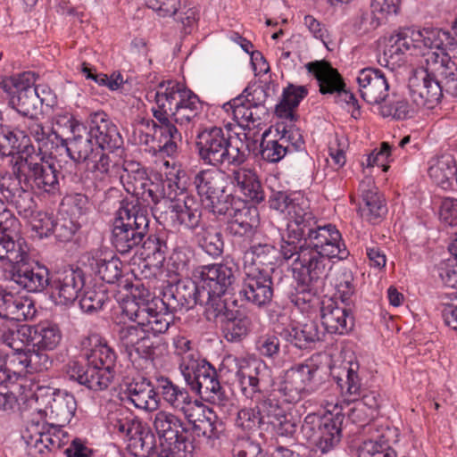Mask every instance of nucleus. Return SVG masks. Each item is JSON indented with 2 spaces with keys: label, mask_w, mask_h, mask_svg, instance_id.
<instances>
[{
  "label": "nucleus",
  "mask_w": 457,
  "mask_h": 457,
  "mask_svg": "<svg viewBox=\"0 0 457 457\" xmlns=\"http://www.w3.org/2000/svg\"><path fill=\"white\" fill-rule=\"evenodd\" d=\"M12 156V173L0 179V194L19 215L28 218L35 202L31 190L54 195L60 191L59 171L41 154H36L29 137L24 131L0 125V158Z\"/></svg>",
  "instance_id": "obj_1"
},
{
  "label": "nucleus",
  "mask_w": 457,
  "mask_h": 457,
  "mask_svg": "<svg viewBox=\"0 0 457 457\" xmlns=\"http://www.w3.org/2000/svg\"><path fill=\"white\" fill-rule=\"evenodd\" d=\"M284 260L292 262L296 281L291 302L302 308L320 293L331 270L330 259L347 258L349 252L341 242V234L335 226L317 225L299 244L284 242L280 247Z\"/></svg>",
  "instance_id": "obj_2"
},
{
  "label": "nucleus",
  "mask_w": 457,
  "mask_h": 457,
  "mask_svg": "<svg viewBox=\"0 0 457 457\" xmlns=\"http://www.w3.org/2000/svg\"><path fill=\"white\" fill-rule=\"evenodd\" d=\"M87 364L70 361L66 373L70 379L77 381L93 391L106 389L115 375L117 355L114 350L97 334H91L81 341Z\"/></svg>",
  "instance_id": "obj_3"
},
{
  "label": "nucleus",
  "mask_w": 457,
  "mask_h": 457,
  "mask_svg": "<svg viewBox=\"0 0 457 457\" xmlns=\"http://www.w3.org/2000/svg\"><path fill=\"white\" fill-rule=\"evenodd\" d=\"M149 232L148 211L138 203H125L117 212L112 242L117 252L127 254L138 247Z\"/></svg>",
  "instance_id": "obj_4"
},
{
  "label": "nucleus",
  "mask_w": 457,
  "mask_h": 457,
  "mask_svg": "<svg viewBox=\"0 0 457 457\" xmlns=\"http://www.w3.org/2000/svg\"><path fill=\"white\" fill-rule=\"evenodd\" d=\"M195 147L200 160L208 165H240L245 160L240 148L233 145L229 131L221 127L212 126L200 130L196 135Z\"/></svg>",
  "instance_id": "obj_5"
},
{
  "label": "nucleus",
  "mask_w": 457,
  "mask_h": 457,
  "mask_svg": "<svg viewBox=\"0 0 457 457\" xmlns=\"http://www.w3.org/2000/svg\"><path fill=\"white\" fill-rule=\"evenodd\" d=\"M187 385L203 400L225 407L231 402L220 385L215 368L203 360L194 366L184 367Z\"/></svg>",
  "instance_id": "obj_6"
},
{
  "label": "nucleus",
  "mask_w": 457,
  "mask_h": 457,
  "mask_svg": "<svg viewBox=\"0 0 457 457\" xmlns=\"http://www.w3.org/2000/svg\"><path fill=\"white\" fill-rule=\"evenodd\" d=\"M34 72H23L0 82V88L9 96V104L23 116H32L38 106L46 102L35 86Z\"/></svg>",
  "instance_id": "obj_7"
},
{
  "label": "nucleus",
  "mask_w": 457,
  "mask_h": 457,
  "mask_svg": "<svg viewBox=\"0 0 457 457\" xmlns=\"http://www.w3.org/2000/svg\"><path fill=\"white\" fill-rule=\"evenodd\" d=\"M269 87H246L243 94L224 104L232 109L233 116L243 127L257 128L269 114L266 101Z\"/></svg>",
  "instance_id": "obj_8"
},
{
  "label": "nucleus",
  "mask_w": 457,
  "mask_h": 457,
  "mask_svg": "<svg viewBox=\"0 0 457 457\" xmlns=\"http://www.w3.org/2000/svg\"><path fill=\"white\" fill-rule=\"evenodd\" d=\"M187 94L189 90L182 88L179 83L168 81L159 84L154 95L157 108L152 111L154 119L159 121L160 129L182 137L179 129L171 122L170 116Z\"/></svg>",
  "instance_id": "obj_9"
},
{
  "label": "nucleus",
  "mask_w": 457,
  "mask_h": 457,
  "mask_svg": "<svg viewBox=\"0 0 457 457\" xmlns=\"http://www.w3.org/2000/svg\"><path fill=\"white\" fill-rule=\"evenodd\" d=\"M203 297L199 283L190 278L179 279L175 283H168L163 287L161 301H157L162 308L169 312H183L194 308L199 302H206Z\"/></svg>",
  "instance_id": "obj_10"
},
{
  "label": "nucleus",
  "mask_w": 457,
  "mask_h": 457,
  "mask_svg": "<svg viewBox=\"0 0 457 457\" xmlns=\"http://www.w3.org/2000/svg\"><path fill=\"white\" fill-rule=\"evenodd\" d=\"M237 265L233 261L225 260L222 263L200 266L195 276L199 278L203 297L210 294L223 295L235 281Z\"/></svg>",
  "instance_id": "obj_11"
},
{
  "label": "nucleus",
  "mask_w": 457,
  "mask_h": 457,
  "mask_svg": "<svg viewBox=\"0 0 457 457\" xmlns=\"http://www.w3.org/2000/svg\"><path fill=\"white\" fill-rule=\"evenodd\" d=\"M245 278L240 290L246 301L258 307L268 305L273 298L271 273L274 268H258L245 265Z\"/></svg>",
  "instance_id": "obj_12"
},
{
  "label": "nucleus",
  "mask_w": 457,
  "mask_h": 457,
  "mask_svg": "<svg viewBox=\"0 0 457 457\" xmlns=\"http://www.w3.org/2000/svg\"><path fill=\"white\" fill-rule=\"evenodd\" d=\"M408 87L417 107L433 109L443 97L436 76L428 64L426 69L413 71L409 78Z\"/></svg>",
  "instance_id": "obj_13"
},
{
  "label": "nucleus",
  "mask_w": 457,
  "mask_h": 457,
  "mask_svg": "<svg viewBox=\"0 0 457 457\" xmlns=\"http://www.w3.org/2000/svg\"><path fill=\"white\" fill-rule=\"evenodd\" d=\"M317 371L318 367L312 361L295 364L287 370L278 387L285 402L295 403L308 395V386L315 378Z\"/></svg>",
  "instance_id": "obj_14"
},
{
  "label": "nucleus",
  "mask_w": 457,
  "mask_h": 457,
  "mask_svg": "<svg viewBox=\"0 0 457 457\" xmlns=\"http://www.w3.org/2000/svg\"><path fill=\"white\" fill-rule=\"evenodd\" d=\"M287 239L283 242L299 244L307 234L317 228L318 220L311 209L309 200L302 195L295 196L287 212Z\"/></svg>",
  "instance_id": "obj_15"
},
{
  "label": "nucleus",
  "mask_w": 457,
  "mask_h": 457,
  "mask_svg": "<svg viewBox=\"0 0 457 457\" xmlns=\"http://www.w3.org/2000/svg\"><path fill=\"white\" fill-rule=\"evenodd\" d=\"M306 68L317 79L321 94L336 93L337 102H345L353 105L357 104L354 95L345 89V84L341 75L329 62L316 61L307 63Z\"/></svg>",
  "instance_id": "obj_16"
},
{
  "label": "nucleus",
  "mask_w": 457,
  "mask_h": 457,
  "mask_svg": "<svg viewBox=\"0 0 457 457\" xmlns=\"http://www.w3.org/2000/svg\"><path fill=\"white\" fill-rule=\"evenodd\" d=\"M85 286V274L79 269L64 268L51 274L50 288L61 304H71Z\"/></svg>",
  "instance_id": "obj_17"
},
{
  "label": "nucleus",
  "mask_w": 457,
  "mask_h": 457,
  "mask_svg": "<svg viewBox=\"0 0 457 457\" xmlns=\"http://www.w3.org/2000/svg\"><path fill=\"white\" fill-rule=\"evenodd\" d=\"M153 424L160 438L172 442L179 451L191 452L192 443L186 436L188 428L179 416L166 411H159L154 415Z\"/></svg>",
  "instance_id": "obj_18"
},
{
  "label": "nucleus",
  "mask_w": 457,
  "mask_h": 457,
  "mask_svg": "<svg viewBox=\"0 0 457 457\" xmlns=\"http://www.w3.org/2000/svg\"><path fill=\"white\" fill-rule=\"evenodd\" d=\"M71 129L72 137L66 139L64 148L75 163H86L88 166L89 162L98 154L99 147L94 142L89 129L83 124L72 121Z\"/></svg>",
  "instance_id": "obj_19"
},
{
  "label": "nucleus",
  "mask_w": 457,
  "mask_h": 457,
  "mask_svg": "<svg viewBox=\"0 0 457 457\" xmlns=\"http://www.w3.org/2000/svg\"><path fill=\"white\" fill-rule=\"evenodd\" d=\"M26 262L14 264L8 273V279L29 293H41L50 287L51 274L48 269L38 263L30 267Z\"/></svg>",
  "instance_id": "obj_20"
},
{
  "label": "nucleus",
  "mask_w": 457,
  "mask_h": 457,
  "mask_svg": "<svg viewBox=\"0 0 457 457\" xmlns=\"http://www.w3.org/2000/svg\"><path fill=\"white\" fill-rule=\"evenodd\" d=\"M89 130L99 149L114 153L123 145V139L117 126L104 112H96L89 116Z\"/></svg>",
  "instance_id": "obj_21"
},
{
  "label": "nucleus",
  "mask_w": 457,
  "mask_h": 457,
  "mask_svg": "<svg viewBox=\"0 0 457 457\" xmlns=\"http://www.w3.org/2000/svg\"><path fill=\"white\" fill-rule=\"evenodd\" d=\"M361 98L370 104H379L388 96L389 84L385 73L377 68H364L357 76Z\"/></svg>",
  "instance_id": "obj_22"
},
{
  "label": "nucleus",
  "mask_w": 457,
  "mask_h": 457,
  "mask_svg": "<svg viewBox=\"0 0 457 457\" xmlns=\"http://www.w3.org/2000/svg\"><path fill=\"white\" fill-rule=\"evenodd\" d=\"M320 318L324 328L330 334L344 335L351 331L354 326L350 306H339L332 298L322 301Z\"/></svg>",
  "instance_id": "obj_23"
},
{
  "label": "nucleus",
  "mask_w": 457,
  "mask_h": 457,
  "mask_svg": "<svg viewBox=\"0 0 457 457\" xmlns=\"http://www.w3.org/2000/svg\"><path fill=\"white\" fill-rule=\"evenodd\" d=\"M426 58L427 64L436 76L440 91L457 96V63L449 56V54H437L428 52Z\"/></svg>",
  "instance_id": "obj_24"
},
{
  "label": "nucleus",
  "mask_w": 457,
  "mask_h": 457,
  "mask_svg": "<svg viewBox=\"0 0 457 457\" xmlns=\"http://www.w3.org/2000/svg\"><path fill=\"white\" fill-rule=\"evenodd\" d=\"M126 398L137 409L154 411L160 406V398L152 382L145 378H133L125 385Z\"/></svg>",
  "instance_id": "obj_25"
},
{
  "label": "nucleus",
  "mask_w": 457,
  "mask_h": 457,
  "mask_svg": "<svg viewBox=\"0 0 457 457\" xmlns=\"http://www.w3.org/2000/svg\"><path fill=\"white\" fill-rule=\"evenodd\" d=\"M254 317L239 310L222 314L220 327L225 339L228 342H241L253 329Z\"/></svg>",
  "instance_id": "obj_26"
},
{
  "label": "nucleus",
  "mask_w": 457,
  "mask_h": 457,
  "mask_svg": "<svg viewBox=\"0 0 457 457\" xmlns=\"http://www.w3.org/2000/svg\"><path fill=\"white\" fill-rule=\"evenodd\" d=\"M360 190L363 204L359 208L361 216L370 222H378L386 215L387 208L378 187L374 186L373 179L366 177L360 183Z\"/></svg>",
  "instance_id": "obj_27"
},
{
  "label": "nucleus",
  "mask_w": 457,
  "mask_h": 457,
  "mask_svg": "<svg viewBox=\"0 0 457 457\" xmlns=\"http://www.w3.org/2000/svg\"><path fill=\"white\" fill-rule=\"evenodd\" d=\"M257 210L249 207L245 202H238V206L228 216L227 231L233 237H251L258 227Z\"/></svg>",
  "instance_id": "obj_28"
},
{
  "label": "nucleus",
  "mask_w": 457,
  "mask_h": 457,
  "mask_svg": "<svg viewBox=\"0 0 457 457\" xmlns=\"http://www.w3.org/2000/svg\"><path fill=\"white\" fill-rule=\"evenodd\" d=\"M229 178L231 183L248 200L254 204H260L265 200V193L259 177L253 170L246 168L234 170Z\"/></svg>",
  "instance_id": "obj_29"
},
{
  "label": "nucleus",
  "mask_w": 457,
  "mask_h": 457,
  "mask_svg": "<svg viewBox=\"0 0 457 457\" xmlns=\"http://www.w3.org/2000/svg\"><path fill=\"white\" fill-rule=\"evenodd\" d=\"M322 420V428L320 429L315 445L322 453H326L340 442L345 416L342 413L330 414Z\"/></svg>",
  "instance_id": "obj_30"
},
{
  "label": "nucleus",
  "mask_w": 457,
  "mask_h": 457,
  "mask_svg": "<svg viewBox=\"0 0 457 457\" xmlns=\"http://www.w3.org/2000/svg\"><path fill=\"white\" fill-rule=\"evenodd\" d=\"M307 95L308 89L305 86H295L289 83L283 89L281 100L275 106V114L289 122L296 121L298 115L295 110Z\"/></svg>",
  "instance_id": "obj_31"
},
{
  "label": "nucleus",
  "mask_w": 457,
  "mask_h": 457,
  "mask_svg": "<svg viewBox=\"0 0 457 457\" xmlns=\"http://www.w3.org/2000/svg\"><path fill=\"white\" fill-rule=\"evenodd\" d=\"M127 440L128 449L135 457L154 456L155 435L145 423L140 421Z\"/></svg>",
  "instance_id": "obj_32"
},
{
  "label": "nucleus",
  "mask_w": 457,
  "mask_h": 457,
  "mask_svg": "<svg viewBox=\"0 0 457 457\" xmlns=\"http://www.w3.org/2000/svg\"><path fill=\"white\" fill-rule=\"evenodd\" d=\"M193 185L202 204L226 189L224 178L217 170L211 169L198 171L193 179Z\"/></svg>",
  "instance_id": "obj_33"
},
{
  "label": "nucleus",
  "mask_w": 457,
  "mask_h": 457,
  "mask_svg": "<svg viewBox=\"0 0 457 457\" xmlns=\"http://www.w3.org/2000/svg\"><path fill=\"white\" fill-rule=\"evenodd\" d=\"M30 327L29 345L38 350L52 351L61 343L62 332L56 324L41 322Z\"/></svg>",
  "instance_id": "obj_34"
},
{
  "label": "nucleus",
  "mask_w": 457,
  "mask_h": 457,
  "mask_svg": "<svg viewBox=\"0 0 457 457\" xmlns=\"http://www.w3.org/2000/svg\"><path fill=\"white\" fill-rule=\"evenodd\" d=\"M46 410L50 418L56 421L57 426L63 427L73 418L77 410V402L73 395L61 391L57 392L53 401H47Z\"/></svg>",
  "instance_id": "obj_35"
},
{
  "label": "nucleus",
  "mask_w": 457,
  "mask_h": 457,
  "mask_svg": "<svg viewBox=\"0 0 457 457\" xmlns=\"http://www.w3.org/2000/svg\"><path fill=\"white\" fill-rule=\"evenodd\" d=\"M202 111V104L199 97L189 90L181 104L176 108L170 116L171 122L181 130L185 128L187 129L193 126L195 119L199 116Z\"/></svg>",
  "instance_id": "obj_36"
},
{
  "label": "nucleus",
  "mask_w": 457,
  "mask_h": 457,
  "mask_svg": "<svg viewBox=\"0 0 457 457\" xmlns=\"http://www.w3.org/2000/svg\"><path fill=\"white\" fill-rule=\"evenodd\" d=\"M192 429L198 436H204L208 441L220 439L223 432V423L216 413L208 407H204L195 420H189Z\"/></svg>",
  "instance_id": "obj_37"
},
{
  "label": "nucleus",
  "mask_w": 457,
  "mask_h": 457,
  "mask_svg": "<svg viewBox=\"0 0 457 457\" xmlns=\"http://www.w3.org/2000/svg\"><path fill=\"white\" fill-rule=\"evenodd\" d=\"M121 172L120 178L125 190L135 197L151 181L145 169L135 161H124Z\"/></svg>",
  "instance_id": "obj_38"
},
{
  "label": "nucleus",
  "mask_w": 457,
  "mask_h": 457,
  "mask_svg": "<svg viewBox=\"0 0 457 457\" xmlns=\"http://www.w3.org/2000/svg\"><path fill=\"white\" fill-rule=\"evenodd\" d=\"M430 178L444 189L452 187L453 181L457 183V164L451 154H443L432 161L428 168Z\"/></svg>",
  "instance_id": "obj_39"
},
{
  "label": "nucleus",
  "mask_w": 457,
  "mask_h": 457,
  "mask_svg": "<svg viewBox=\"0 0 457 457\" xmlns=\"http://www.w3.org/2000/svg\"><path fill=\"white\" fill-rule=\"evenodd\" d=\"M130 295L132 297L131 306H127L125 309L130 320L141 318L147 311H152V307L160 304L157 301H161V298L154 297L142 283L133 285Z\"/></svg>",
  "instance_id": "obj_40"
},
{
  "label": "nucleus",
  "mask_w": 457,
  "mask_h": 457,
  "mask_svg": "<svg viewBox=\"0 0 457 457\" xmlns=\"http://www.w3.org/2000/svg\"><path fill=\"white\" fill-rule=\"evenodd\" d=\"M170 208L175 212L177 220L186 228L195 230L200 226L202 208L195 196L186 195L182 204H172Z\"/></svg>",
  "instance_id": "obj_41"
},
{
  "label": "nucleus",
  "mask_w": 457,
  "mask_h": 457,
  "mask_svg": "<svg viewBox=\"0 0 457 457\" xmlns=\"http://www.w3.org/2000/svg\"><path fill=\"white\" fill-rule=\"evenodd\" d=\"M158 389L162 399L173 409L183 411L192 402L188 391L173 383L167 377L157 378Z\"/></svg>",
  "instance_id": "obj_42"
},
{
  "label": "nucleus",
  "mask_w": 457,
  "mask_h": 457,
  "mask_svg": "<svg viewBox=\"0 0 457 457\" xmlns=\"http://www.w3.org/2000/svg\"><path fill=\"white\" fill-rule=\"evenodd\" d=\"M42 228L50 232L61 242H69L79 229V222L63 214L54 216H46L41 220Z\"/></svg>",
  "instance_id": "obj_43"
},
{
  "label": "nucleus",
  "mask_w": 457,
  "mask_h": 457,
  "mask_svg": "<svg viewBox=\"0 0 457 457\" xmlns=\"http://www.w3.org/2000/svg\"><path fill=\"white\" fill-rule=\"evenodd\" d=\"M420 37V30L410 28L400 29L389 37V45L385 49L384 53L386 55H389V57L392 58L394 55L403 54L408 51H414L419 48L418 41Z\"/></svg>",
  "instance_id": "obj_44"
},
{
  "label": "nucleus",
  "mask_w": 457,
  "mask_h": 457,
  "mask_svg": "<svg viewBox=\"0 0 457 457\" xmlns=\"http://www.w3.org/2000/svg\"><path fill=\"white\" fill-rule=\"evenodd\" d=\"M266 371L265 366L261 364L256 367H252L248 363L239 366L236 372V378L245 395L249 396L248 393L261 392L260 385L263 381Z\"/></svg>",
  "instance_id": "obj_45"
},
{
  "label": "nucleus",
  "mask_w": 457,
  "mask_h": 457,
  "mask_svg": "<svg viewBox=\"0 0 457 457\" xmlns=\"http://www.w3.org/2000/svg\"><path fill=\"white\" fill-rule=\"evenodd\" d=\"M3 371H4V376L6 377L3 378V386L5 387L24 380L26 374L29 373L26 350L12 353L8 357V362L4 358Z\"/></svg>",
  "instance_id": "obj_46"
},
{
  "label": "nucleus",
  "mask_w": 457,
  "mask_h": 457,
  "mask_svg": "<svg viewBox=\"0 0 457 457\" xmlns=\"http://www.w3.org/2000/svg\"><path fill=\"white\" fill-rule=\"evenodd\" d=\"M140 421L128 410L116 408L110 411L107 416V428L111 433L128 439Z\"/></svg>",
  "instance_id": "obj_47"
},
{
  "label": "nucleus",
  "mask_w": 457,
  "mask_h": 457,
  "mask_svg": "<svg viewBox=\"0 0 457 457\" xmlns=\"http://www.w3.org/2000/svg\"><path fill=\"white\" fill-rule=\"evenodd\" d=\"M140 421L128 410L116 408L110 411L107 416V428L111 433L128 439Z\"/></svg>",
  "instance_id": "obj_48"
},
{
  "label": "nucleus",
  "mask_w": 457,
  "mask_h": 457,
  "mask_svg": "<svg viewBox=\"0 0 457 457\" xmlns=\"http://www.w3.org/2000/svg\"><path fill=\"white\" fill-rule=\"evenodd\" d=\"M176 312H169L162 308V305L152 307V311H147L141 318L132 320L135 323L145 326L147 333L152 331L154 335L165 333L171 321V314Z\"/></svg>",
  "instance_id": "obj_49"
},
{
  "label": "nucleus",
  "mask_w": 457,
  "mask_h": 457,
  "mask_svg": "<svg viewBox=\"0 0 457 457\" xmlns=\"http://www.w3.org/2000/svg\"><path fill=\"white\" fill-rule=\"evenodd\" d=\"M277 260V249L271 244L259 243L253 245L245 253V265L262 268H273Z\"/></svg>",
  "instance_id": "obj_50"
},
{
  "label": "nucleus",
  "mask_w": 457,
  "mask_h": 457,
  "mask_svg": "<svg viewBox=\"0 0 457 457\" xmlns=\"http://www.w3.org/2000/svg\"><path fill=\"white\" fill-rule=\"evenodd\" d=\"M92 270L99 278L109 284L117 282L122 275V262L117 257L110 259L96 255L89 260Z\"/></svg>",
  "instance_id": "obj_51"
},
{
  "label": "nucleus",
  "mask_w": 457,
  "mask_h": 457,
  "mask_svg": "<svg viewBox=\"0 0 457 457\" xmlns=\"http://www.w3.org/2000/svg\"><path fill=\"white\" fill-rule=\"evenodd\" d=\"M324 333L318 323L309 320L300 327L293 328L289 332L288 340L299 349L307 348L310 343L321 340Z\"/></svg>",
  "instance_id": "obj_52"
},
{
  "label": "nucleus",
  "mask_w": 457,
  "mask_h": 457,
  "mask_svg": "<svg viewBox=\"0 0 457 457\" xmlns=\"http://www.w3.org/2000/svg\"><path fill=\"white\" fill-rule=\"evenodd\" d=\"M106 150L99 149L98 154L89 162L87 166L92 172H98L102 175L120 176L123 170V162L117 155H110Z\"/></svg>",
  "instance_id": "obj_53"
},
{
  "label": "nucleus",
  "mask_w": 457,
  "mask_h": 457,
  "mask_svg": "<svg viewBox=\"0 0 457 457\" xmlns=\"http://www.w3.org/2000/svg\"><path fill=\"white\" fill-rule=\"evenodd\" d=\"M195 236L199 245L208 254L219 256L223 252L224 242L219 228L204 224Z\"/></svg>",
  "instance_id": "obj_54"
},
{
  "label": "nucleus",
  "mask_w": 457,
  "mask_h": 457,
  "mask_svg": "<svg viewBox=\"0 0 457 457\" xmlns=\"http://www.w3.org/2000/svg\"><path fill=\"white\" fill-rule=\"evenodd\" d=\"M140 123L145 126L147 129L151 128L154 131V137L159 136L158 150L161 153H164L168 156L173 155L178 150V142H181L182 137H178L173 133H165L160 129L158 120L142 119Z\"/></svg>",
  "instance_id": "obj_55"
},
{
  "label": "nucleus",
  "mask_w": 457,
  "mask_h": 457,
  "mask_svg": "<svg viewBox=\"0 0 457 457\" xmlns=\"http://www.w3.org/2000/svg\"><path fill=\"white\" fill-rule=\"evenodd\" d=\"M267 133L262 135L261 142V156L262 160L269 162H278L282 160L287 153L291 152L288 145H286V139H266Z\"/></svg>",
  "instance_id": "obj_56"
},
{
  "label": "nucleus",
  "mask_w": 457,
  "mask_h": 457,
  "mask_svg": "<svg viewBox=\"0 0 457 457\" xmlns=\"http://www.w3.org/2000/svg\"><path fill=\"white\" fill-rule=\"evenodd\" d=\"M380 114L386 118L392 117L395 120H405L413 116L415 109L404 98L393 96V99L380 106Z\"/></svg>",
  "instance_id": "obj_57"
},
{
  "label": "nucleus",
  "mask_w": 457,
  "mask_h": 457,
  "mask_svg": "<svg viewBox=\"0 0 457 457\" xmlns=\"http://www.w3.org/2000/svg\"><path fill=\"white\" fill-rule=\"evenodd\" d=\"M256 407L258 409V414L262 418V424L266 428L269 426H272L286 412L280 406L278 401L270 396H265L257 401Z\"/></svg>",
  "instance_id": "obj_58"
},
{
  "label": "nucleus",
  "mask_w": 457,
  "mask_h": 457,
  "mask_svg": "<svg viewBox=\"0 0 457 457\" xmlns=\"http://www.w3.org/2000/svg\"><path fill=\"white\" fill-rule=\"evenodd\" d=\"M108 299L107 292L101 287H87L79 300L80 309L87 313L101 310Z\"/></svg>",
  "instance_id": "obj_59"
},
{
  "label": "nucleus",
  "mask_w": 457,
  "mask_h": 457,
  "mask_svg": "<svg viewBox=\"0 0 457 457\" xmlns=\"http://www.w3.org/2000/svg\"><path fill=\"white\" fill-rule=\"evenodd\" d=\"M173 345L176 354L181 358L179 364L181 373L184 372V367H191L201 361L198 358L197 351L192 345L191 340L186 337L177 336L174 338Z\"/></svg>",
  "instance_id": "obj_60"
},
{
  "label": "nucleus",
  "mask_w": 457,
  "mask_h": 457,
  "mask_svg": "<svg viewBox=\"0 0 457 457\" xmlns=\"http://www.w3.org/2000/svg\"><path fill=\"white\" fill-rule=\"evenodd\" d=\"M238 202L235 200V196L232 194L227 193L225 189H222L220 194L213 195L204 202V204L213 214L228 217L235 210V206H238Z\"/></svg>",
  "instance_id": "obj_61"
},
{
  "label": "nucleus",
  "mask_w": 457,
  "mask_h": 457,
  "mask_svg": "<svg viewBox=\"0 0 457 457\" xmlns=\"http://www.w3.org/2000/svg\"><path fill=\"white\" fill-rule=\"evenodd\" d=\"M136 198L135 204L138 203L146 210L147 206L151 208L157 206L162 200H166L163 183L151 180Z\"/></svg>",
  "instance_id": "obj_62"
},
{
  "label": "nucleus",
  "mask_w": 457,
  "mask_h": 457,
  "mask_svg": "<svg viewBox=\"0 0 457 457\" xmlns=\"http://www.w3.org/2000/svg\"><path fill=\"white\" fill-rule=\"evenodd\" d=\"M346 379L337 378V385L348 402H355L361 395V379L353 364L346 369Z\"/></svg>",
  "instance_id": "obj_63"
},
{
  "label": "nucleus",
  "mask_w": 457,
  "mask_h": 457,
  "mask_svg": "<svg viewBox=\"0 0 457 457\" xmlns=\"http://www.w3.org/2000/svg\"><path fill=\"white\" fill-rule=\"evenodd\" d=\"M233 457H266L260 444L247 436L237 437L231 448Z\"/></svg>",
  "instance_id": "obj_64"
}]
</instances>
